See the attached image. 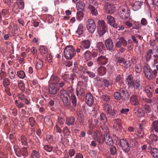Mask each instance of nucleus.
<instances>
[{
    "label": "nucleus",
    "instance_id": "nucleus-1",
    "mask_svg": "<svg viewBox=\"0 0 158 158\" xmlns=\"http://www.w3.org/2000/svg\"><path fill=\"white\" fill-rule=\"evenodd\" d=\"M64 54L65 58L70 60L75 56L76 52L72 46L68 45L65 48L64 51Z\"/></svg>",
    "mask_w": 158,
    "mask_h": 158
},
{
    "label": "nucleus",
    "instance_id": "nucleus-2",
    "mask_svg": "<svg viewBox=\"0 0 158 158\" xmlns=\"http://www.w3.org/2000/svg\"><path fill=\"white\" fill-rule=\"evenodd\" d=\"M60 97L64 104L69 106L70 103L69 94L64 89H62L60 91Z\"/></svg>",
    "mask_w": 158,
    "mask_h": 158
},
{
    "label": "nucleus",
    "instance_id": "nucleus-3",
    "mask_svg": "<svg viewBox=\"0 0 158 158\" xmlns=\"http://www.w3.org/2000/svg\"><path fill=\"white\" fill-rule=\"evenodd\" d=\"M104 107L105 111L107 112L110 117L114 118L117 117V111L114 110L112 111L111 106L110 105L106 103L104 105Z\"/></svg>",
    "mask_w": 158,
    "mask_h": 158
},
{
    "label": "nucleus",
    "instance_id": "nucleus-4",
    "mask_svg": "<svg viewBox=\"0 0 158 158\" xmlns=\"http://www.w3.org/2000/svg\"><path fill=\"white\" fill-rule=\"evenodd\" d=\"M107 27L105 22L103 20H99L98 25V32L100 36H101L106 32Z\"/></svg>",
    "mask_w": 158,
    "mask_h": 158
},
{
    "label": "nucleus",
    "instance_id": "nucleus-5",
    "mask_svg": "<svg viewBox=\"0 0 158 158\" xmlns=\"http://www.w3.org/2000/svg\"><path fill=\"white\" fill-rule=\"evenodd\" d=\"M86 27L89 33L91 34L93 33L96 29V24L94 20L91 19H88Z\"/></svg>",
    "mask_w": 158,
    "mask_h": 158
},
{
    "label": "nucleus",
    "instance_id": "nucleus-6",
    "mask_svg": "<svg viewBox=\"0 0 158 158\" xmlns=\"http://www.w3.org/2000/svg\"><path fill=\"white\" fill-rule=\"evenodd\" d=\"M120 146L124 151L128 152L130 151V147L127 140L123 139H122L120 141Z\"/></svg>",
    "mask_w": 158,
    "mask_h": 158
},
{
    "label": "nucleus",
    "instance_id": "nucleus-7",
    "mask_svg": "<svg viewBox=\"0 0 158 158\" xmlns=\"http://www.w3.org/2000/svg\"><path fill=\"white\" fill-rule=\"evenodd\" d=\"M143 71L147 79L151 80L153 78L152 70L147 66H144Z\"/></svg>",
    "mask_w": 158,
    "mask_h": 158
},
{
    "label": "nucleus",
    "instance_id": "nucleus-8",
    "mask_svg": "<svg viewBox=\"0 0 158 158\" xmlns=\"http://www.w3.org/2000/svg\"><path fill=\"white\" fill-rule=\"evenodd\" d=\"M59 90V88L56 85L53 84L49 85L48 91L50 96L56 95Z\"/></svg>",
    "mask_w": 158,
    "mask_h": 158
},
{
    "label": "nucleus",
    "instance_id": "nucleus-9",
    "mask_svg": "<svg viewBox=\"0 0 158 158\" xmlns=\"http://www.w3.org/2000/svg\"><path fill=\"white\" fill-rule=\"evenodd\" d=\"M98 55V52H90L87 51L84 54V57L87 60H91L92 58L96 57Z\"/></svg>",
    "mask_w": 158,
    "mask_h": 158
},
{
    "label": "nucleus",
    "instance_id": "nucleus-10",
    "mask_svg": "<svg viewBox=\"0 0 158 158\" xmlns=\"http://www.w3.org/2000/svg\"><path fill=\"white\" fill-rule=\"evenodd\" d=\"M120 12V17L123 19H128L130 16V10L125 9H121Z\"/></svg>",
    "mask_w": 158,
    "mask_h": 158
},
{
    "label": "nucleus",
    "instance_id": "nucleus-11",
    "mask_svg": "<svg viewBox=\"0 0 158 158\" xmlns=\"http://www.w3.org/2000/svg\"><path fill=\"white\" fill-rule=\"evenodd\" d=\"M85 101L89 106H90L94 103V97L91 93L86 94L85 97Z\"/></svg>",
    "mask_w": 158,
    "mask_h": 158
},
{
    "label": "nucleus",
    "instance_id": "nucleus-12",
    "mask_svg": "<svg viewBox=\"0 0 158 158\" xmlns=\"http://www.w3.org/2000/svg\"><path fill=\"white\" fill-rule=\"evenodd\" d=\"M104 140L107 145L112 146L114 144V141L112 137L109 134H106L104 135Z\"/></svg>",
    "mask_w": 158,
    "mask_h": 158
},
{
    "label": "nucleus",
    "instance_id": "nucleus-13",
    "mask_svg": "<svg viewBox=\"0 0 158 158\" xmlns=\"http://www.w3.org/2000/svg\"><path fill=\"white\" fill-rule=\"evenodd\" d=\"M131 103L134 106H137L139 104V99L138 98V96L136 95H133L130 98Z\"/></svg>",
    "mask_w": 158,
    "mask_h": 158
},
{
    "label": "nucleus",
    "instance_id": "nucleus-14",
    "mask_svg": "<svg viewBox=\"0 0 158 158\" xmlns=\"http://www.w3.org/2000/svg\"><path fill=\"white\" fill-rule=\"evenodd\" d=\"M105 44L107 49L110 51L113 49L114 44L112 40L110 38H108L105 41Z\"/></svg>",
    "mask_w": 158,
    "mask_h": 158
},
{
    "label": "nucleus",
    "instance_id": "nucleus-15",
    "mask_svg": "<svg viewBox=\"0 0 158 158\" xmlns=\"http://www.w3.org/2000/svg\"><path fill=\"white\" fill-rule=\"evenodd\" d=\"M122 98L127 100L129 98V94L125 88H121L119 90Z\"/></svg>",
    "mask_w": 158,
    "mask_h": 158
},
{
    "label": "nucleus",
    "instance_id": "nucleus-16",
    "mask_svg": "<svg viewBox=\"0 0 158 158\" xmlns=\"http://www.w3.org/2000/svg\"><path fill=\"white\" fill-rule=\"evenodd\" d=\"M98 7L95 6H94L93 5L89 4V5L88 8L89 10L90 11V13L93 16H97L98 15V10L97 8Z\"/></svg>",
    "mask_w": 158,
    "mask_h": 158
},
{
    "label": "nucleus",
    "instance_id": "nucleus-17",
    "mask_svg": "<svg viewBox=\"0 0 158 158\" xmlns=\"http://www.w3.org/2000/svg\"><path fill=\"white\" fill-rule=\"evenodd\" d=\"M157 136L154 134H152L150 135L149 139L147 140V142L149 144L153 145L154 143L157 141Z\"/></svg>",
    "mask_w": 158,
    "mask_h": 158
},
{
    "label": "nucleus",
    "instance_id": "nucleus-18",
    "mask_svg": "<svg viewBox=\"0 0 158 158\" xmlns=\"http://www.w3.org/2000/svg\"><path fill=\"white\" fill-rule=\"evenodd\" d=\"M115 9L113 5L109 3H107L105 7V10L108 13L110 14H113L114 12Z\"/></svg>",
    "mask_w": 158,
    "mask_h": 158
},
{
    "label": "nucleus",
    "instance_id": "nucleus-19",
    "mask_svg": "<svg viewBox=\"0 0 158 158\" xmlns=\"http://www.w3.org/2000/svg\"><path fill=\"white\" fill-rule=\"evenodd\" d=\"M76 95L78 97H83L85 95V89L82 87L77 88L76 90Z\"/></svg>",
    "mask_w": 158,
    "mask_h": 158
},
{
    "label": "nucleus",
    "instance_id": "nucleus-20",
    "mask_svg": "<svg viewBox=\"0 0 158 158\" xmlns=\"http://www.w3.org/2000/svg\"><path fill=\"white\" fill-rule=\"evenodd\" d=\"M145 91L148 94V96L149 98L152 97V93L154 91V89L150 85L146 86L145 89Z\"/></svg>",
    "mask_w": 158,
    "mask_h": 158
},
{
    "label": "nucleus",
    "instance_id": "nucleus-21",
    "mask_svg": "<svg viewBox=\"0 0 158 158\" xmlns=\"http://www.w3.org/2000/svg\"><path fill=\"white\" fill-rule=\"evenodd\" d=\"M95 135V139L99 143H103L104 140V137L100 133H97L94 134Z\"/></svg>",
    "mask_w": 158,
    "mask_h": 158
},
{
    "label": "nucleus",
    "instance_id": "nucleus-22",
    "mask_svg": "<svg viewBox=\"0 0 158 158\" xmlns=\"http://www.w3.org/2000/svg\"><path fill=\"white\" fill-rule=\"evenodd\" d=\"M108 59L104 56H101L98 57L97 60V62L99 64L105 65L107 63Z\"/></svg>",
    "mask_w": 158,
    "mask_h": 158
},
{
    "label": "nucleus",
    "instance_id": "nucleus-23",
    "mask_svg": "<svg viewBox=\"0 0 158 158\" xmlns=\"http://www.w3.org/2000/svg\"><path fill=\"white\" fill-rule=\"evenodd\" d=\"M103 81L104 86L107 88L113 84L112 81L108 78H103Z\"/></svg>",
    "mask_w": 158,
    "mask_h": 158
},
{
    "label": "nucleus",
    "instance_id": "nucleus-24",
    "mask_svg": "<svg viewBox=\"0 0 158 158\" xmlns=\"http://www.w3.org/2000/svg\"><path fill=\"white\" fill-rule=\"evenodd\" d=\"M49 81L52 83V84L56 85L58 82H60V79L58 77L52 75L51 76Z\"/></svg>",
    "mask_w": 158,
    "mask_h": 158
},
{
    "label": "nucleus",
    "instance_id": "nucleus-25",
    "mask_svg": "<svg viewBox=\"0 0 158 158\" xmlns=\"http://www.w3.org/2000/svg\"><path fill=\"white\" fill-rule=\"evenodd\" d=\"M114 127H118L120 129H122L123 127L121 124V120L120 119H114Z\"/></svg>",
    "mask_w": 158,
    "mask_h": 158
},
{
    "label": "nucleus",
    "instance_id": "nucleus-26",
    "mask_svg": "<svg viewBox=\"0 0 158 158\" xmlns=\"http://www.w3.org/2000/svg\"><path fill=\"white\" fill-rule=\"evenodd\" d=\"M77 10L81 11H83L85 10V4L82 2L78 3L77 5Z\"/></svg>",
    "mask_w": 158,
    "mask_h": 158
},
{
    "label": "nucleus",
    "instance_id": "nucleus-27",
    "mask_svg": "<svg viewBox=\"0 0 158 158\" xmlns=\"http://www.w3.org/2000/svg\"><path fill=\"white\" fill-rule=\"evenodd\" d=\"M43 61L40 59L37 58L36 60L35 68L37 69H40L43 68Z\"/></svg>",
    "mask_w": 158,
    "mask_h": 158
},
{
    "label": "nucleus",
    "instance_id": "nucleus-28",
    "mask_svg": "<svg viewBox=\"0 0 158 158\" xmlns=\"http://www.w3.org/2000/svg\"><path fill=\"white\" fill-rule=\"evenodd\" d=\"M83 25L81 24H79L78 26L77 30L76 31V34L77 36L79 37L80 35H82L83 31Z\"/></svg>",
    "mask_w": 158,
    "mask_h": 158
},
{
    "label": "nucleus",
    "instance_id": "nucleus-29",
    "mask_svg": "<svg viewBox=\"0 0 158 158\" xmlns=\"http://www.w3.org/2000/svg\"><path fill=\"white\" fill-rule=\"evenodd\" d=\"M14 148L16 156L19 157H21L22 156L21 150L19 147L17 145H15L14 146Z\"/></svg>",
    "mask_w": 158,
    "mask_h": 158
},
{
    "label": "nucleus",
    "instance_id": "nucleus-30",
    "mask_svg": "<svg viewBox=\"0 0 158 158\" xmlns=\"http://www.w3.org/2000/svg\"><path fill=\"white\" fill-rule=\"evenodd\" d=\"M82 46L85 49H88L90 45V42L88 40H85L81 42Z\"/></svg>",
    "mask_w": 158,
    "mask_h": 158
},
{
    "label": "nucleus",
    "instance_id": "nucleus-31",
    "mask_svg": "<svg viewBox=\"0 0 158 158\" xmlns=\"http://www.w3.org/2000/svg\"><path fill=\"white\" fill-rule=\"evenodd\" d=\"M98 70V74L100 76H102L105 75L106 73V68L103 66L99 67Z\"/></svg>",
    "mask_w": 158,
    "mask_h": 158
},
{
    "label": "nucleus",
    "instance_id": "nucleus-32",
    "mask_svg": "<svg viewBox=\"0 0 158 158\" xmlns=\"http://www.w3.org/2000/svg\"><path fill=\"white\" fill-rule=\"evenodd\" d=\"M141 2L139 1L135 2L133 6V9L134 11H137L141 8Z\"/></svg>",
    "mask_w": 158,
    "mask_h": 158
},
{
    "label": "nucleus",
    "instance_id": "nucleus-33",
    "mask_svg": "<svg viewBox=\"0 0 158 158\" xmlns=\"http://www.w3.org/2000/svg\"><path fill=\"white\" fill-rule=\"evenodd\" d=\"M109 150L110 152V154L111 155H114L117 153V149L115 146L113 145L110 146Z\"/></svg>",
    "mask_w": 158,
    "mask_h": 158
},
{
    "label": "nucleus",
    "instance_id": "nucleus-34",
    "mask_svg": "<svg viewBox=\"0 0 158 158\" xmlns=\"http://www.w3.org/2000/svg\"><path fill=\"white\" fill-rule=\"evenodd\" d=\"M152 155L155 158H158V149L156 148L152 149L151 151Z\"/></svg>",
    "mask_w": 158,
    "mask_h": 158
},
{
    "label": "nucleus",
    "instance_id": "nucleus-35",
    "mask_svg": "<svg viewBox=\"0 0 158 158\" xmlns=\"http://www.w3.org/2000/svg\"><path fill=\"white\" fill-rule=\"evenodd\" d=\"M22 155L24 157H27L28 155V152L27 150V148L23 147L21 149Z\"/></svg>",
    "mask_w": 158,
    "mask_h": 158
},
{
    "label": "nucleus",
    "instance_id": "nucleus-36",
    "mask_svg": "<svg viewBox=\"0 0 158 158\" xmlns=\"http://www.w3.org/2000/svg\"><path fill=\"white\" fill-rule=\"evenodd\" d=\"M21 143L24 146L28 145L27 140V138L24 135H22L20 137Z\"/></svg>",
    "mask_w": 158,
    "mask_h": 158
},
{
    "label": "nucleus",
    "instance_id": "nucleus-37",
    "mask_svg": "<svg viewBox=\"0 0 158 158\" xmlns=\"http://www.w3.org/2000/svg\"><path fill=\"white\" fill-rule=\"evenodd\" d=\"M96 48H98L99 51H101L102 50H105V47L104 44L102 42H99L97 44Z\"/></svg>",
    "mask_w": 158,
    "mask_h": 158
},
{
    "label": "nucleus",
    "instance_id": "nucleus-38",
    "mask_svg": "<svg viewBox=\"0 0 158 158\" xmlns=\"http://www.w3.org/2000/svg\"><path fill=\"white\" fill-rule=\"evenodd\" d=\"M17 4L19 9H23L24 8V4L23 0H17Z\"/></svg>",
    "mask_w": 158,
    "mask_h": 158
},
{
    "label": "nucleus",
    "instance_id": "nucleus-39",
    "mask_svg": "<svg viewBox=\"0 0 158 158\" xmlns=\"http://www.w3.org/2000/svg\"><path fill=\"white\" fill-rule=\"evenodd\" d=\"M31 156L32 158L35 157V158H40V155L39 152L35 150H33L31 153Z\"/></svg>",
    "mask_w": 158,
    "mask_h": 158
},
{
    "label": "nucleus",
    "instance_id": "nucleus-40",
    "mask_svg": "<svg viewBox=\"0 0 158 158\" xmlns=\"http://www.w3.org/2000/svg\"><path fill=\"white\" fill-rule=\"evenodd\" d=\"M72 103L74 107H75L77 105V99L74 95H71L70 97Z\"/></svg>",
    "mask_w": 158,
    "mask_h": 158
},
{
    "label": "nucleus",
    "instance_id": "nucleus-41",
    "mask_svg": "<svg viewBox=\"0 0 158 158\" xmlns=\"http://www.w3.org/2000/svg\"><path fill=\"white\" fill-rule=\"evenodd\" d=\"M17 75L19 78L21 79L24 78L26 76L24 72L22 70L19 71L17 72Z\"/></svg>",
    "mask_w": 158,
    "mask_h": 158
},
{
    "label": "nucleus",
    "instance_id": "nucleus-42",
    "mask_svg": "<svg viewBox=\"0 0 158 158\" xmlns=\"http://www.w3.org/2000/svg\"><path fill=\"white\" fill-rule=\"evenodd\" d=\"M106 19L107 20L108 23H109L110 25L112 24V23L114 22L115 21L114 18L110 15L107 16Z\"/></svg>",
    "mask_w": 158,
    "mask_h": 158
},
{
    "label": "nucleus",
    "instance_id": "nucleus-43",
    "mask_svg": "<svg viewBox=\"0 0 158 158\" xmlns=\"http://www.w3.org/2000/svg\"><path fill=\"white\" fill-rule=\"evenodd\" d=\"M152 124L155 131L158 132V120L153 121Z\"/></svg>",
    "mask_w": 158,
    "mask_h": 158
},
{
    "label": "nucleus",
    "instance_id": "nucleus-44",
    "mask_svg": "<svg viewBox=\"0 0 158 158\" xmlns=\"http://www.w3.org/2000/svg\"><path fill=\"white\" fill-rule=\"evenodd\" d=\"M53 148V147L51 145H45L44 147V149L48 152H51Z\"/></svg>",
    "mask_w": 158,
    "mask_h": 158
},
{
    "label": "nucleus",
    "instance_id": "nucleus-45",
    "mask_svg": "<svg viewBox=\"0 0 158 158\" xmlns=\"http://www.w3.org/2000/svg\"><path fill=\"white\" fill-rule=\"evenodd\" d=\"M101 98L104 101L106 102H109L110 100V96L106 94L102 95Z\"/></svg>",
    "mask_w": 158,
    "mask_h": 158
},
{
    "label": "nucleus",
    "instance_id": "nucleus-46",
    "mask_svg": "<svg viewBox=\"0 0 158 158\" xmlns=\"http://www.w3.org/2000/svg\"><path fill=\"white\" fill-rule=\"evenodd\" d=\"M114 96L115 99L118 100H120L122 98V97L119 91L115 92L114 94Z\"/></svg>",
    "mask_w": 158,
    "mask_h": 158
},
{
    "label": "nucleus",
    "instance_id": "nucleus-47",
    "mask_svg": "<svg viewBox=\"0 0 158 158\" xmlns=\"http://www.w3.org/2000/svg\"><path fill=\"white\" fill-rule=\"evenodd\" d=\"M39 50L40 52L43 53H46L48 52L47 48L43 46L40 47Z\"/></svg>",
    "mask_w": 158,
    "mask_h": 158
},
{
    "label": "nucleus",
    "instance_id": "nucleus-48",
    "mask_svg": "<svg viewBox=\"0 0 158 158\" xmlns=\"http://www.w3.org/2000/svg\"><path fill=\"white\" fill-rule=\"evenodd\" d=\"M135 72L137 73H139L142 71V67L139 64L135 65Z\"/></svg>",
    "mask_w": 158,
    "mask_h": 158
},
{
    "label": "nucleus",
    "instance_id": "nucleus-49",
    "mask_svg": "<svg viewBox=\"0 0 158 158\" xmlns=\"http://www.w3.org/2000/svg\"><path fill=\"white\" fill-rule=\"evenodd\" d=\"M8 73L10 78L11 79H14L15 76V72L13 70H9Z\"/></svg>",
    "mask_w": 158,
    "mask_h": 158
},
{
    "label": "nucleus",
    "instance_id": "nucleus-50",
    "mask_svg": "<svg viewBox=\"0 0 158 158\" xmlns=\"http://www.w3.org/2000/svg\"><path fill=\"white\" fill-rule=\"evenodd\" d=\"M130 144L132 146V147L135 146L137 143V142L135 139L134 138H130L129 140Z\"/></svg>",
    "mask_w": 158,
    "mask_h": 158
},
{
    "label": "nucleus",
    "instance_id": "nucleus-51",
    "mask_svg": "<svg viewBox=\"0 0 158 158\" xmlns=\"http://www.w3.org/2000/svg\"><path fill=\"white\" fill-rule=\"evenodd\" d=\"M18 98L21 100H26V96L23 93L19 94L17 95Z\"/></svg>",
    "mask_w": 158,
    "mask_h": 158
},
{
    "label": "nucleus",
    "instance_id": "nucleus-52",
    "mask_svg": "<svg viewBox=\"0 0 158 158\" xmlns=\"http://www.w3.org/2000/svg\"><path fill=\"white\" fill-rule=\"evenodd\" d=\"M63 133L66 136H69L70 134L69 130L67 127H64L62 130Z\"/></svg>",
    "mask_w": 158,
    "mask_h": 158
},
{
    "label": "nucleus",
    "instance_id": "nucleus-53",
    "mask_svg": "<svg viewBox=\"0 0 158 158\" xmlns=\"http://www.w3.org/2000/svg\"><path fill=\"white\" fill-rule=\"evenodd\" d=\"M116 60L118 63L124 64L125 61V60L123 58L120 57H117L116 58Z\"/></svg>",
    "mask_w": 158,
    "mask_h": 158
},
{
    "label": "nucleus",
    "instance_id": "nucleus-54",
    "mask_svg": "<svg viewBox=\"0 0 158 158\" xmlns=\"http://www.w3.org/2000/svg\"><path fill=\"white\" fill-rule=\"evenodd\" d=\"M10 84V82L8 79L7 78H5L3 81V86L5 87H7Z\"/></svg>",
    "mask_w": 158,
    "mask_h": 158
},
{
    "label": "nucleus",
    "instance_id": "nucleus-55",
    "mask_svg": "<svg viewBox=\"0 0 158 158\" xmlns=\"http://www.w3.org/2000/svg\"><path fill=\"white\" fill-rule=\"evenodd\" d=\"M18 86L19 89L22 91H23L25 90L24 85L21 81H20L18 83Z\"/></svg>",
    "mask_w": 158,
    "mask_h": 158
},
{
    "label": "nucleus",
    "instance_id": "nucleus-56",
    "mask_svg": "<svg viewBox=\"0 0 158 158\" xmlns=\"http://www.w3.org/2000/svg\"><path fill=\"white\" fill-rule=\"evenodd\" d=\"M75 121V119H66V123L69 126L73 125Z\"/></svg>",
    "mask_w": 158,
    "mask_h": 158
},
{
    "label": "nucleus",
    "instance_id": "nucleus-57",
    "mask_svg": "<svg viewBox=\"0 0 158 158\" xmlns=\"http://www.w3.org/2000/svg\"><path fill=\"white\" fill-rule=\"evenodd\" d=\"M119 40H120L121 43L122 44L123 46L125 47L127 44V41L125 40L124 38L122 37L120 38L119 39Z\"/></svg>",
    "mask_w": 158,
    "mask_h": 158
},
{
    "label": "nucleus",
    "instance_id": "nucleus-58",
    "mask_svg": "<svg viewBox=\"0 0 158 158\" xmlns=\"http://www.w3.org/2000/svg\"><path fill=\"white\" fill-rule=\"evenodd\" d=\"M68 154L71 157L74 156L75 154V151L73 149H71L69 150Z\"/></svg>",
    "mask_w": 158,
    "mask_h": 158
},
{
    "label": "nucleus",
    "instance_id": "nucleus-59",
    "mask_svg": "<svg viewBox=\"0 0 158 158\" xmlns=\"http://www.w3.org/2000/svg\"><path fill=\"white\" fill-rule=\"evenodd\" d=\"M89 154L92 157H95L97 155V152L94 150H89Z\"/></svg>",
    "mask_w": 158,
    "mask_h": 158
},
{
    "label": "nucleus",
    "instance_id": "nucleus-60",
    "mask_svg": "<svg viewBox=\"0 0 158 158\" xmlns=\"http://www.w3.org/2000/svg\"><path fill=\"white\" fill-rule=\"evenodd\" d=\"M134 86H133V87L134 88H136V89L138 88L140 85L139 81L138 80H136L135 82H134Z\"/></svg>",
    "mask_w": 158,
    "mask_h": 158
},
{
    "label": "nucleus",
    "instance_id": "nucleus-61",
    "mask_svg": "<svg viewBox=\"0 0 158 158\" xmlns=\"http://www.w3.org/2000/svg\"><path fill=\"white\" fill-rule=\"evenodd\" d=\"M129 111V109L128 108H122L120 111V112L122 114H127Z\"/></svg>",
    "mask_w": 158,
    "mask_h": 158
},
{
    "label": "nucleus",
    "instance_id": "nucleus-62",
    "mask_svg": "<svg viewBox=\"0 0 158 158\" xmlns=\"http://www.w3.org/2000/svg\"><path fill=\"white\" fill-rule=\"evenodd\" d=\"M123 64H125V68L127 69L129 68L131 65L130 61H126L125 60V62H124Z\"/></svg>",
    "mask_w": 158,
    "mask_h": 158
},
{
    "label": "nucleus",
    "instance_id": "nucleus-63",
    "mask_svg": "<svg viewBox=\"0 0 158 158\" xmlns=\"http://www.w3.org/2000/svg\"><path fill=\"white\" fill-rule=\"evenodd\" d=\"M68 91L71 94V95H74V89L72 86L69 87Z\"/></svg>",
    "mask_w": 158,
    "mask_h": 158
},
{
    "label": "nucleus",
    "instance_id": "nucleus-64",
    "mask_svg": "<svg viewBox=\"0 0 158 158\" xmlns=\"http://www.w3.org/2000/svg\"><path fill=\"white\" fill-rule=\"evenodd\" d=\"M83 11H81L79 10L77 13V19H80V18L83 17Z\"/></svg>",
    "mask_w": 158,
    "mask_h": 158
}]
</instances>
